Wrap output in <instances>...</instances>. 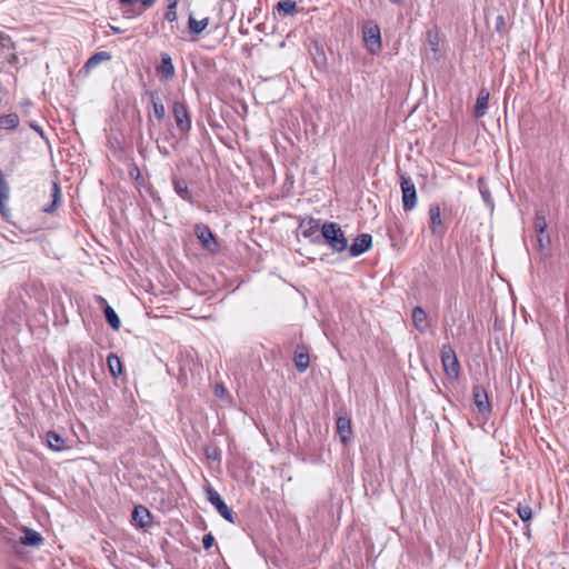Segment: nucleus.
Wrapping results in <instances>:
<instances>
[{
  "mask_svg": "<svg viewBox=\"0 0 569 569\" xmlns=\"http://www.w3.org/2000/svg\"><path fill=\"white\" fill-rule=\"evenodd\" d=\"M517 513H518L519 518L523 522H528L532 518V509H531L530 506H521V505H519L517 507Z\"/></svg>",
  "mask_w": 569,
  "mask_h": 569,
  "instance_id": "obj_30",
  "label": "nucleus"
},
{
  "mask_svg": "<svg viewBox=\"0 0 569 569\" xmlns=\"http://www.w3.org/2000/svg\"><path fill=\"white\" fill-rule=\"evenodd\" d=\"M157 0H140L144 7H151Z\"/></svg>",
  "mask_w": 569,
  "mask_h": 569,
  "instance_id": "obj_39",
  "label": "nucleus"
},
{
  "mask_svg": "<svg viewBox=\"0 0 569 569\" xmlns=\"http://www.w3.org/2000/svg\"><path fill=\"white\" fill-rule=\"evenodd\" d=\"M10 46V37L0 32V50L2 48H9Z\"/></svg>",
  "mask_w": 569,
  "mask_h": 569,
  "instance_id": "obj_35",
  "label": "nucleus"
},
{
  "mask_svg": "<svg viewBox=\"0 0 569 569\" xmlns=\"http://www.w3.org/2000/svg\"><path fill=\"white\" fill-rule=\"evenodd\" d=\"M178 0H168V9H177Z\"/></svg>",
  "mask_w": 569,
  "mask_h": 569,
  "instance_id": "obj_38",
  "label": "nucleus"
},
{
  "mask_svg": "<svg viewBox=\"0 0 569 569\" xmlns=\"http://www.w3.org/2000/svg\"><path fill=\"white\" fill-rule=\"evenodd\" d=\"M277 9L283 16H293L297 12V2L292 0L279 1Z\"/></svg>",
  "mask_w": 569,
  "mask_h": 569,
  "instance_id": "obj_26",
  "label": "nucleus"
},
{
  "mask_svg": "<svg viewBox=\"0 0 569 569\" xmlns=\"http://www.w3.org/2000/svg\"><path fill=\"white\" fill-rule=\"evenodd\" d=\"M150 512L147 508L138 506L132 511V519L140 527L144 528L150 523Z\"/></svg>",
  "mask_w": 569,
  "mask_h": 569,
  "instance_id": "obj_19",
  "label": "nucleus"
},
{
  "mask_svg": "<svg viewBox=\"0 0 569 569\" xmlns=\"http://www.w3.org/2000/svg\"><path fill=\"white\" fill-rule=\"evenodd\" d=\"M21 104H22L23 107H27V106H29V104H30V102H29V101H24V102H22Z\"/></svg>",
  "mask_w": 569,
  "mask_h": 569,
  "instance_id": "obj_46",
  "label": "nucleus"
},
{
  "mask_svg": "<svg viewBox=\"0 0 569 569\" xmlns=\"http://www.w3.org/2000/svg\"><path fill=\"white\" fill-rule=\"evenodd\" d=\"M392 3H396V4H399L401 3L403 0H390Z\"/></svg>",
  "mask_w": 569,
  "mask_h": 569,
  "instance_id": "obj_45",
  "label": "nucleus"
},
{
  "mask_svg": "<svg viewBox=\"0 0 569 569\" xmlns=\"http://www.w3.org/2000/svg\"><path fill=\"white\" fill-rule=\"evenodd\" d=\"M107 363L109 371L113 377H119L122 375V363L117 355L110 353L107 358Z\"/></svg>",
  "mask_w": 569,
  "mask_h": 569,
  "instance_id": "obj_24",
  "label": "nucleus"
},
{
  "mask_svg": "<svg viewBox=\"0 0 569 569\" xmlns=\"http://www.w3.org/2000/svg\"><path fill=\"white\" fill-rule=\"evenodd\" d=\"M293 362L296 366V369L299 372H303L309 367V355L308 352H295Z\"/></svg>",
  "mask_w": 569,
  "mask_h": 569,
  "instance_id": "obj_27",
  "label": "nucleus"
},
{
  "mask_svg": "<svg viewBox=\"0 0 569 569\" xmlns=\"http://www.w3.org/2000/svg\"><path fill=\"white\" fill-rule=\"evenodd\" d=\"M481 196L485 201H489L490 199V192L487 189H480Z\"/></svg>",
  "mask_w": 569,
  "mask_h": 569,
  "instance_id": "obj_37",
  "label": "nucleus"
},
{
  "mask_svg": "<svg viewBox=\"0 0 569 569\" xmlns=\"http://www.w3.org/2000/svg\"><path fill=\"white\" fill-rule=\"evenodd\" d=\"M121 4H133L136 0H119Z\"/></svg>",
  "mask_w": 569,
  "mask_h": 569,
  "instance_id": "obj_40",
  "label": "nucleus"
},
{
  "mask_svg": "<svg viewBox=\"0 0 569 569\" xmlns=\"http://www.w3.org/2000/svg\"><path fill=\"white\" fill-rule=\"evenodd\" d=\"M489 92L486 89H481L479 91L476 106H475V117L481 118L487 113L488 102H489Z\"/></svg>",
  "mask_w": 569,
  "mask_h": 569,
  "instance_id": "obj_18",
  "label": "nucleus"
},
{
  "mask_svg": "<svg viewBox=\"0 0 569 569\" xmlns=\"http://www.w3.org/2000/svg\"><path fill=\"white\" fill-rule=\"evenodd\" d=\"M164 19L168 22H174L177 20V9H168L167 8L166 13H164Z\"/></svg>",
  "mask_w": 569,
  "mask_h": 569,
  "instance_id": "obj_33",
  "label": "nucleus"
},
{
  "mask_svg": "<svg viewBox=\"0 0 569 569\" xmlns=\"http://www.w3.org/2000/svg\"><path fill=\"white\" fill-rule=\"evenodd\" d=\"M402 207L405 211H411L417 204L416 186L410 178L401 177Z\"/></svg>",
  "mask_w": 569,
  "mask_h": 569,
  "instance_id": "obj_6",
  "label": "nucleus"
},
{
  "mask_svg": "<svg viewBox=\"0 0 569 569\" xmlns=\"http://www.w3.org/2000/svg\"><path fill=\"white\" fill-rule=\"evenodd\" d=\"M505 21H503V18L502 17H499L498 18V21H497V28H499L501 24H503Z\"/></svg>",
  "mask_w": 569,
  "mask_h": 569,
  "instance_id": "obj_42",
  "label": "nucleus"
},
{
  "mask_svg": "<svg viewBox=\"0 0 569 569\" xmlns=\"http://www.w3.org/2000/svg\"><path fill=\"white\" fill-rule=\"evenodd\" d=\"M472 399L479 413L488 417L492 412V408L489 401V396L485 387L476 385L472 388Z\"/></svg>",
  "mask_w": 569,
  "mask_h": 569,
  "instance_id": "obj_8",
  "label": "nucleus"
},
{
  "mask_svg": "<svg viewBox=\"0 0 569 569\" xmlns=\"http://www.w3.org/2000/svg\"><path fill=\"white\" fill-rule=\"evenodd\" d=\"M336 427L341 442L347 443L352 435L350 419L347 417H339L336 421Z\"/></svg>",
  "mask_w": 569,
  "mask_h": 569,
  "instance_id": "obj_17",
  "label": "nucleus"
},
{
  "mask_svg": "<svg viewBox=\"0 0 569 569\" xmlns=\"http://www.w3.org/2000/svg\"><path fill=\"white\" fill-rule=\"evenodd\" d=\"M202 545L206 550L210 549L214 545V537L212 533H207L202 538Z\"/></svg>",
  "mask_w": 569,
  "mask_h": 569,
  "instance_id": "obj_32",
  "label": "nucleus"
},
{
  "mask_svg": "<svg viewBox=\"0 0 569 569\" xmlns=\"http://www.w3.org/2000/svg\"><path fill=\"white\" fill-rule=\"evenodd\" d=\"M440 357L446 376L451 380H457L460 376V363L456 351L449 343L442 345Z\"/></svg>",
  "mask_w": 569,
  "mask_h": 569,
  "instance_id": "obj_2",
  "label": "nucleus"
},
{
  "mask_svg": "<svg viewBox=\"0 0 569 569\" xmlns=\"http://www.w3.org/2000/svg\"><path fill=\"white\" fill-rule=\"evenodd\" d=\"M50 192H51L50 196H51L52 200H51L50 204L43 207V211L46 213L53 212L58 208V206L61 201V191H60L59 184L57 182H51Z\"/></svg>",
  "mask_w": 569,
  "mask_h": 569,
  "instance_id": "obj_20",
  "label": "nucleus"
},
{
  "mask_svg": "<svg viewBox=\"0 0 569 569\" xmlns=\"http://www.w3.org/2000/svg\"><path fill=\"white\" fill-rule=\"evenodd\" d=\"M372 246V237L369 233L357 236L349 248L350 257H359L367 252Z\"/></svg>",
  "mask_w": 569,
  "mask_h": 569,
  "instance_id": "obj_13",
  "label": "nucleus"
},
{
  "mask_svg": "<svg viewBox=\"0 0 569 569\" xmlns=\"http://www.w3.org/2000/svg\"><path fill=\"white\" fill-rule=\"evenodd\" d=\"M533 227L537 233H545L547 231V220L542 211H537L535 216Z\"/></svg>",
  "mask_w": 569,
  "mask_h": 569,
  "instance_id": "obj_29",
  "label": "nucleus"
},
{
  "mask_svg": "<svg viewBox=\"0 0 569 569\" xmlns=\"http://www.w3.org/2000/svg\"><path fill=\"white\" fill-rule=\"evenodd\" d=\"M207 499L217 509V511L223 519L231 523L234 522L232 510L227 506V503L216 489L211 487L207 489Z\"/></svg>",
  "mask_w": 569,
  "mask_h": 569,
  "instance_id": "obj_7",
  "label": "nucleus"
},
{
  "mask_svg": "<svg viewBox=\"0 0 569 569\" xmlns=\"http://www.w3.org/2000/svg\"><path fill=\"white\" fill-rule=\"evenodd\" d=\"M209 24V18H203L201 20H197L193 16L189 17L188 28L190 33L200 34Z\"/></svg>",
  "mask_w": 569,
  "mask_h": 569,
  "instance_id": "obj_22",
  "label": "nucleus"
},
{
  "mask_svg": "<svg viewBox=\"0 0 569 569\" xmlns=\"http://www.w3.org/2000/svg\"><path fill=\"white\" fill-rule=\"evenodd\" d=\"M172 114L177 129L181 134H187L191 130V117L187 104L182 101H174L172 104Z\"/></svg>",
  "mask_w": 569,
  "mask_h": 569,
  "instance_id": "obj_4",
  "label": "nucleus"
},
{
  "mask_svg": "<svg viewBox=\"0 0 569 569\" xmlns=\"http://www.w3.org/2000/svg\"><path fill=\"white\" fill-rule=\"evenodd\" d=\"M150 100L153 109V113L159 121H162L166 117V109L157 91H150Z\"/></svg>",
  "mask_w": 569,
  "mask_h": 569,
  "instance_id": "obj_21",
  "label": "nucleus"
},
{
  "mask_svg": "<svg viewBox=\"0 0 569 569\" xmlns=\"http://www.w3.org/2000/svg\"><path fill=\"white\" fill-rule=\"evenodd\" d=\"M193 230L201 246L206 250L210 252H216L218 250V242L216 236L207 224L202 222L196 223Z\"/></svg>",
  "mask_w": 569,
  "mask_h": 569,
  "instance_id": "obj_5",
  "label": "nucleus"
},
{
  "mask_svg": "<svg viewBox=\"0 0 569 569\" xmlns=\"http://www.w3.org/2000/svg\"><path fill=\"white\" fill-rule=\"evenodd\" d=\"M112 56L108 51H99L92 54L78 71V77L86 78L90 72L104 61L111 60Z\"/></svg>",
  "mask_w": 569,
  "mask_h": 569,
  "instance_id": "obj_12",
  "label": "nucleus"
},
{
  "mask_svg": "<svg viewBox=\"0 0 569 569\" xmlns=\"http://www.w3.org/2000/svg\"><path fill=\"white\" fill-rule=\"evenodd\" d=\"M429 220H430V231L436 237H443L446 233V226L441 218V210L438 204H431L428 210Z\"/></svg>",
  "mask_w": 569,
  "mask_h": 569,
  "instance_id": "obj_9",
  "label": "nucleus"
},
{
  "mask_svg": "<svg viewBox=\"0 0 569 569\" xmlns=\"http://www.w3.org/2000/svg\"><path fill=\"white\" fill-rule=\"evenodd\" d=\"M411 317L413 327L420 333L427 332V330L429 329V321L426 310L422 307L417 306L413 308Z\"/></svg>",
  "mask_w": 569,
  "mask_h": 569,
  "instance_id": "obj_15",
  "label": "nucleus"
},
{
  "mask_svg": "<svg viewBox=\"0 0 569 569\" xmlns=\"http://www.w3.org/2000/svg\"><path fill=\"white\" fill-rule=\"evenodd\" d=\"M19 123L20 119L17 113H8L0 117V129L2 130H14Z\"/></svg>",
  "mask_w": 569,
  "mask_h": 569,
  "instance_id": "obj_23",
  "label": "nucleus"
},
{
  "mask_svg": "<svg viewBox=\"0 0 569 569\" xmlns=\"http://www.w3.org/2000/svg\"><path fill=\"white\" fill-rule=\"evenodd\" d=\"M172 187L177 196L188 202L191 206L197 204V200L194 198L193 192L189 189L188 182L182 177L173 176L172 177Z\"/></svg>",
  "mask_w": 569,
  "mask_h": 569,
  "instance_id": "obj_11",
  "label": "nucleus"
},
{
  "mask_svg": "<svg viewBox=\"0 0 569 569\" xmlns=\"http://www.w3.org/2000/svg\"><path fill=\"white\" fill-rule=\"evenodd\" d=\"M19 541L23 546L38 548V547L42 546L43 537L41 536L40 532H38L33 529L24 528L23 535L20 537Z\"/></svg>",
  "mask_w": 569,
  "mask_h": 569,
  "instance_id": "obj_16",
  "label": "nucleus"
},
{
  "mask_svg": "<svg viewBox=\"0 0 569 569\" xmlns=\"http://www.w3.org/2000/svg\"><path fill=\"white\" fill-rule=\"evenodd\" d=\"M206 456L208 459L217 460L219 458V452L217 448H206Z\"/></svg>",
  "mask_w": 569,
  "mask_h": 569,
  "instance_id": "obj_34",
  "label": "nucleus"
},
{
  "mask_svg": "<svg viewBox=\"0 0 569 569\" xmlns=\"http://www.w3.org/2000/svg\"><path fill=\"white\" fill-rule=\"evenodd\" d=\"M362 38L366 49L371 54L381 50V33L379 26L373 21H366L362 26Z\"/></svg>",
  "mask_w": 569,
  "mask_h": 569,
  "instance_id": "obj_3",
  "label": "nucleus"
},
{
  "mask_svg": "<svg viewBox=\"0 0 569 569\" xmlns=\"http://www.w3.org/2000/svg\"><path fill=\"white\" fill-rule=\"evenodd\" d=\"M223 388L220 386H217L216 388V395H219V392H222Z\"/></svg>",
  "mask_w": 569,
  "mask_h": 569,
  "instance_id": "obj_44",
  "label": "nucleus"
},
{
  "mask_svg": "<svg viewBox=\"0 0 569 569\" xmlns=\"http://www.w3.org/2000/svg\"><path fill=\"white\" fill-rule=\"evenodd\" d=\"M157 74L161 81H167L176 74L172 59L168 53H161V61L157 67Z\"/></svg>",
  "mask_w": 569,
  "mask_h": 569,
  "instance_id": "obj_14",
  "label": "nucleus"
},
{
  "mask_svg": "<svg viewBox=\"0 0 569 569\" xmlns=\"http://www.w3.org/2000/svg\"><path fill=\"white\" fill-rule=\"evenodd\" d=\"M223 388L220 386H217L216 388V395H219V392H222Z\"/></svg>",
  "mask_w": 569,
  "mask_h": 569,
  "instance_id": "obj_43",
  "label": "nucleus"
},
{
  "mask_svg": "<svg viewBox=\"0 0 569 569\" xmlns=\"http://www.w3.org/2000/svg\"><path fill=\"white\" fill-rule=\"evenodd\" d=\"M110 29L113 33H120L121 32V29L116 27V26H110Z\"/></svg>",
  "mask_w": 569,
  "mask_h": 569,
  "instance_id": "obj_41",
  "label": "nucleus"
},
{
  "mask_svg": "<svg viewBox=\"0 0 569 569\" xmlns=\"http://www.w3.org/2000/svg\"><path fill=\"white\" fill-rule=\"evenodd\" d=\"M103 312L108 325L113 330H118L121 326V322L114 309L111 306L107 305L103 309Z\"/></svg>",
  "mask_w": 569,
  "mask_h": 569,
  "instance_id": "obj_25",
  "label": "nucleus"
},
{
  "mask_svg": "<svg viewBox=\"0 0 569 569\" xmlns=\"http://www.w3.org/2000/svg\"><path fill=\"white\" fill-rule=\"evenodd\" d=\"M321 236L325 243L335 252H342L348 248V240L341 227L336 222H325L321 226Z\"/></svg>",
  "mask_w": 569,
  "mask_h": 569,
  "instance_id": "obj_1",
  "label": "nucleus"
},
{
  "mask_svg": "<svg viewBox=\"0 0 569 569\" xmlns=\"http://www.w3.org/2000/svg\"><path fill=\"white\" fill-rule=\"evenodd\" d=\"M47 441L50 448L59 451L64 447V439L60 437V435L49 431L47 433Z\"/></svg>",
  "mask_w": 569,
  "mask_h": 569,
  "instance_id": "obj_28",
  "label": "nucleus"
},
{
  "mask_svg": "<svg viewBox=\"0 0 569 569\" xmlns=\"http://www.w3.org/2000/svg\"><path fill=\"white\" fill-rule=\"evenodd\" d=\"M299 228L305 238L310 239L313 243L320 242V236L317 234L320 228V220L312 217L303 218L299 222Z\"/></svg>",
  "mask_w": 569,
  "mask_h": 569,
  "instance_id": "obj_10",
  "label": "nucleus"
},
{
  "mask_svg": "<svg viewBox=\"0 0 569 569\" xmlns=\"http://www.w3.org/2000/svg\"><path fill=\"white\" fill-rule=\"evenodd\" d=\"M537 238L540 250L547 249L551 243L550 236L547 231L545 233H537Z\"/></svg>",
  "mask_w": 569,
  "mask_h": 569,
  "instance_id": "obj_31",
  "label": "nucleus"
},
{
  "mask_svg": "<svg viewBox=\"0 0 569 569\" xmlns=\"http://www.w3.org/2000/svg\"><path fill=\"white\" fill-rule=\"evenodd\" d=\"M30 128H32L34 131H37L41 137H43V130L42 128L37 124L36 122H30Z\"/></svg>",
  "mask_w": 569,
  "mask_h": 569,
  "instance_id": "obj_36",
  "label": "nucleus"
}]
</instances>
